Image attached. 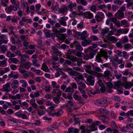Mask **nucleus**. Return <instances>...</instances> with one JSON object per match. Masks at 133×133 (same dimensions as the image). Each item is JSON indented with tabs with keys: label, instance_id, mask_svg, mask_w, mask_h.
Here are the masks:
<instances>
[{
	"label": "nucleus",
	"instance_id": "nucleus-4",
	"mask_svg": "<svg viewBox=\"0 0 133 133\" xmlns=\"http://www.w3.org/2000/svg\"><path fill=\"white\" fill-rule=\"evenodd\" d=\"M58 46L56 45L52 46L51 49L53 53L56 55L62 56V52L60 51L58 49Z\"/></svg>",
	"mask_w": 133,
	"mask_h": 133
},
{
	"label": "nucleus",
	"instance_id": "nucleus-30",
	"mask_svg": "<svg viewBox=\"0 0 133 133\" xmlns=\"http://www.w3.org/2000/svg\"><path fill=\"white\" fill-rule=\"evenodd\" d=\"M107 39L111 41H114L115 42L117 41L116 37L114 36L109 37L107 38Z\"/></svg>",
	"mask_w": 133,
	"mask_h": 133
},
{
	"label": "nucleus",
	"instance_id": "nucleus-12",
	"mask_svg": "<svg viewBox=\"0 0 133 133\" xmlns=\"http://www.w3.org/2000/svg\"><path fill=\"white\" fill-rule=\"evenodd\" d=\"M92 42V41L90 39H86L81 43V45L83 46H85L89 45Z\"/></svg>",
	"mask_w": 133,
	"mask_h": 133
},
{
	"label": "nucleus",
	"instance_id": "nucleus-24",
	"mask_svg": "<svg viewBox=\"0 0 133 133\" xmlns=\"http://www.w3.org/2000/svg\"><path fill=\"white\" fill-rule=\"evenodd\" d=\"M76 4L75 3H70L67 6V8H68L71 10L72 9L73 7L76 6Z\"/></svg>",
	"mask_w": 133,
	"mask_h": 133
},
{
	"label": "nucleus",
	"instance_id": "nucleus-40",
	"mask_svg": "<svg viewBox=\"0 0 133 133\" xmlns=\"http://www.w3.org/2000/svg\"><path fill=\"white\" fill-rule=\"evenodd\" d=\"M127 117H128L130 116H133V110H131L128 111L126 113Z\"/></svg>",
	"mask_w": 133,
	"mask_h": 133
},
{
	"label": "nucleus",
	"instance_id": "nucleus-25",
	"mask_svg": "<svg viewBox=\"0 0 133 133\" xmlns=\"http://www.w3.org/2000/svg\"><path fill=\"white\" fill-rule=\"evenodd\" d=\"M9 0H1V5L4 7H6L7 5L6 3H9Z\"/></svg>",
	"mask_w": 133,
	"mask_h": 133
},
{
	"label": "nucleus",
	"instance_id": "nucleus-9",
	"mask_svg": "<svg viewBox=\"0 0 133 133\" xmlns=\"http://www.w3.org/2000/svg\"><path fill=\"white\" fill-rule=\"evenodd\" d=\"M19 83L18 81L16 79H14L13 82H12L11 85L12 88L13 89H16L19 86Z\"/></svg>",
	"mask_w": 133,
	"mask_h": 133
},
{
	"label": "nucleus",
	"instance_id": "nucleus-33",
	"mask_svg": "<svg viewBox=\"0 0 133 133\" xmlns=\"http://www.w3.org/2000/svg\"><path fill=\"white\" fill-rule=\"evenodd\" d=\"M96 125L95 124H92L91 125V127L90 129V130L92 131H95L97 130V129L95 127Z\"/></svg>",
	"mask_w": 133,
	"mask_h": 133
},
{
	"label": "nucleus",
	"instance_id": "nucleus-60",
	"mask_svg": "<svg viewBox=\"0 0 133 133\" xmlns=\"http://www.w3.org/2000/svg\"><path fill=\"white\" fill-rule=\"evenodd\" d=\"M68 72L71 75L74 76L76 74L75 71L73 70H69Z\"/></svg>",
	"mask_w": 133,
	"mask_h": 133
},
{
	"label": "nucleus",
	"instance_id": "nucleus-7",
	"mask_svg": "<svg viewBox=\"0 0 133 133\" xmlns=\"http://www.w3.org/2000/svg\"><path fill=\"white\" fill-rule=\"evenodd\" d=\"M115 16L117 19H121L124 18V13L122 11L118 10L117 12L115 14Z\"/></svg>",
	"mask_w": 133,
	"mask_h": 133
},
{
	"label": "nucleus",
	"instance_id": "nucleus-56",
	"mask_svg": "<svg viewBox=\"0 0 133 133\" xmlns=\"http://www.w3.org/2000/svg\"><path fill=\"white\" fill-rule=\"evenodd\" d=\"M104 75L105 76L108 77L110 73V72L109 70H106L104 72Z\"/></svg>",
	"mask_w": 133,
	"mask_h": 133
},
{
	"label": "nucleus",
	"instance_id": "nucleus-53",
	"mask_svg": "<svg viewBox=\"0 0 133 133\" xmlns=\"http://www.w3.org/2000/svg\"><path fill=\"white\" fill-rule=\"evenodd\" d=\"M71 86L72 87V88H71V90H73V89H76L77 88V86L76 84L75 83H72L70 84Z\"/></svg>",
	"mask_w": 133,
	"mask_h": 133
},
{
	"label": "nucleus",
	"instance_id": "nucleus-15",
	"mask_svg": "<svg viewBox=\"0 0 133 133\" xmlns=\"http://www.w3.org/2000/svg\"><path fill=\"white\" fill-rule=\"evenodd\" d=\"M31 64L29 62H26L25 63H22V65L23 68H24L28 70L29 69L30 67Z\"/></svg>",
	"mask_w": 133,
	"mask_h": 133
},
{
	"label": "nucleus",
	"instance_id": "nucleus-46",
	"mask_svg": "<svg viewBox=\"0 0 133 133\" xmlns=\"http://www.w3.org/2000/svg\"><path fill=\"white\" fill-rule=\"evenodd\" d=\"M123 1H121L120 0L117 1H114V3L115 4H117L119 5H121L123 3Z\"/></svg>",
	"mask_w": 133,
	"mask_h": 133
},
{
	"label": "nucleus",
	"instance_id": "nucleus-47",
	"mask_svg": "<svg viewBox=\"0 0 133 133\" xmlns=\"http://www.w3.org/2000/svg\"><path fill=\"white\" fill-rule=\"evenodd\" d=\"M34 130L36 133H42V130L39 128H35Z\"/></svg>",
	"mask_w": 133,
	"mask_h": 133
},
{
	"label": "nucleus",
	"instance_id": "nucleus-19",
	"mask_svg": "<svg viewBox=\"0 0 133 133\" xmlns=\"http://www.w3.org/2000/svg\"><path fill=\"white\" fill-rule=\"evenodd\" d=\"M67 9V7L64 5L62 6V8L59 9V13L62 14L64 13L65 11H66Z\"/></svg>",
	"mask_w": 133,
	"mask_h": 133
},
{
	"label": "nucleus",
	"instance_id": "nucleus-6",
	"mask_svg": "<svg viewBox=\"0 0 133 133\" xmlns=\"http://www.w3.org/2000/svg\"><path fill=\"white\" fill-rule=\"evenodd\" d=\"M87 81L89 84L92 86L95 83L94 77L91 75H89L87 77Z\"/></svg>",
	"mask_w": 133,
	"mask_h": 133
},
{
	"label": "nucleus",
	"instance_id": "nucleus-20",
	"mask_svg": "<svg viewBox=\"0 0 133 133\" xmlns=\"http://www.w3.org/2000/svg\"><path fill=\"white\" fill-rule=\"evenodd\" d=\"M124 87L126 89H130L132 87L131 84V82H126L124 84Z\"/></svg>",
	"mask_w": 133,
	"mask_h": 133
},
{
	"label": "nucleus",
	"instance_id": "nucleus-29",
	"mask_svg": "<svg viewBox=\"0 0 133 133\" xmlns=\"http://www.w3.org/2000/svg\"><path fill=\"white\" fill-rule=\"evenodd\" d=\"M114 83L115 86L117 87L118 88H119V87L122 85V83L120 81H118L117 82H114Z\"/></svg>",
	"mask_w": 133,
	"mask_h": 133
},
{
	"label": "nucleus",
	"instance_id": "nucleus-61",
	"mask_svg": "<svg viewBox=\"0 0 133 133\" xmlns=\"http://www.w3.org/2000/svg\"><path fill=\"white\" fill-rule=\"evenodd\" d=\"M34 52V51L31 50H29L26 51L25 53L27 54L31 55L33 54Z\"/></svg>",
	"mask_w": 133,
	"mask_h": 133
},
{
	"label": "nucleus",
	"instance_id": "nucleus-31",
	"mask_svg": "<svg viewBox=\"0 0 133 133\" xmlns=\"http://www.w3.org/2000/svg\"><path fill=\"white\" fill-rule=\"evenodd\" d=\"M23 67H22V66H21V65H20L19 66V68L18 70L20 72L21 74L24 73H25L26 71L23 69Z\"/></svg>",
	"mask_w": 133,
	"mask_h": 133
},
{
	"label": "nucleus",
	"instance_id": "nucleus-22",
	"mask_svg": "<svg viewBox=\"0 0 133 133\" xmlns=\"http://www.w3.org/2000/svg\"><path fill=\"white\" fill-rule=\"evenodd\" d=\"M84 79V78L83 76L81 75H79L75 79L77 83L78 81L81 82Z\"/></svg>",
	"mask_w": 133,
	"mask_h": 133
},
{
	"label": "nucleus",
	"instance_id": "nucleus-21",
	"mask_svg": "<svg viewBox=\"0 0 133 133\" xmlns=\"http://www.w3.org/2000/svg\"><path fill=\"white\" fill-rule=\"evenodd\" d=\"M97 55L98 56H96V61L98 62H100L102 61L101 57H103V56L102 55L100 54H98Z\"/></svg>",
	"mask_w": 133,
	"mask_h": 133
},
{
	"label": "nucleus",
	"instance_id": "nucleus-49",
	"mask_svg": "<svg viewBox=\"0 0 133 133\" xmlns=\"http://www.w3.org/2000/svg\"><path fill=\"white\" fill-rule=\"evenodd\" d=\"M123 43H124L128 42L129 41L128 39V37L126 36H125L122 41Z\"/></svg>",
	"mask_w": 133,
	"mask_h": 133
},
{
	"label": "nucleus",
	"instance_id": "nucleus-57",
	"mask_svg": "<svg viewBox=\"0 0 133 133\" xmlns=\"http://www.w3.org/2000/svg\"><path fill=\"white\" fill-rule=\"evenodd\" d=\"M106 118V117L105 116H101L99 117V118L103 122H105Z\"/></svg>",
	"mask_w": 133,
	"mask_h": 133
},
{
	"label": "nucleus",
	"instance_id": "nucleus-42",
	"mask_svg": "<svg viewBox=\"0 0 133 133\" xmlns=\"http://www.w3.org/2000/svg\"><path fill=\"white\" fill-rule=\"evenodd\" d=\"M22 111L21 110H19L15 113V115L18 117L20 118L22 114Z\"/></svg>",
	"mask_w": 133,
	"mask_h": 133
},
{
	"label": "nucleus",
	"instance_id": "nucleus-5",
	"mask_svg": "<svg viewBox=\"0 0 133 133\" xmlns=\"http://www.w3.org/2000/svg\"><path fill=\"white\" fill-rule=\"evenodd\" d=\"M61 96V93L57 91L56 96L53 97V101L56 104H58L60 102V98Z\"/></svg>",
	"mask_w": 133,
	"mask_h": 133
},
{
	"label": "nucleus",
	"instance_id": "nucleus-16",
	"mask_svg": "<svg viewBox=\"0 0 133 133\" xmlns=\"http://www.w3.org/2000/svg\"><path fill=\"white\" fill-rule=\"evenodd\" d=\"M76 2L78 4H81L84 6H85L87 4V3L86 0H76Z\"/></svg>",
	"mask_w": 133,
	"mask_h": 133
},
{
	"label": "nucleus",
	"instance_id": "nucleus-32",
	"mask_svg": "<svg viewBox=\"0 0 133 133\" xmlns=\"http://www.w3.org/2000/svg\"><path fill=\"white\" fill-rule=\"evenodd\" d=\"M96 53V52L94 50L92 51V52H91L89 55L90 58V59H91L92 58H93L94 55H95Z\"/></svg>",
	"mask_w": 133,
	"mask_h": 133
},
{
	"label": "nucleus",
	"instance_id": "nucleus-10",
	"mask_svg": "<svg viewBox=\"0 0 133 133\" xmlns=\"http://www.w3.org/2000/svg\"><path fill=\"white\" fill-rule=\"evenodd\" d=\"M73 46H75L76 49L78 50L82 51L83 50V48L81 46V44L77 41H75L73 43Z\"/></svg>",
	"mask_w": 133,
	"mask_h": 133
},
{
	"label": "nucleus",
	"instance_id": "nucleus-1",
	"mask_svg": "<svg viewBox=\"0 0 133 133\" xmlns=\"http://www.w3.org/2000/svg\"><path fill=\"white\" fill-rule=\"evenodd\" d=\"M19 7V4H16L15 6L11 5L9 6H7L5 8V10L7 13L9 14L11 13L12 11H17L18 8Z\"/></svg>",
	"mask_w": 133,
	"mask_h": 133
},
{
	"label": "nucleus",
	"instance_id": "nucleus-38",
	"mask_svg": "<svg viewBox=\"0 0 133 133\" xmlns=\"http://www.w3.org/2000/svg\"><path fill=\"white\" fill-rule=\"evenodd\" d=\"M32 63L33 65L37 67H39L40 66L39 64L37 63V61L36 59H34L32 60Z\"/></svg>",
	"mask_w": 133,
	"mask_h": 133
},
{
	"label": "nucleus",
	"instance_id": "nucleus-27",
	"mask_svg": "<svg viewBox=\"0 0 133 133\" xmlns=\"http://www.w3.org/2000/svg\"><path fill=\"white\" fill-rule=\"evenodd\" d=\"M52 31L56 35L57 37L60 36V34L59 31L55 27H53Z\"/></svg>",
	"mask_w": 133,
	"mask_h": 133
},
{
	"label": "nucleus",
	"instance_id": "nucleus-13",
	"mask_svg": "<svg viewBox=\"0 0 133 133\" xmlns=\"http://www.w3.org/2000/svg\"><path fill=\"white\" fill-rule=\"evenodd\" d=\"M84 15L87 18L90 19L93 17V14L89 12H85L84 13Z\"/></svg>",
	"mask_w": 133,
	"mask_h": 133
},
{
	"label": "nucleus",
	"instance_id": "nucleus-37",
	"mask_svg": "<svg viewBox=\"0 0 133 133\" xmlns=\"http://www.w3.org/2000/svg\"><path fill=\"white\" fill-rule=\"evenodd\" d=\"M41 124V122L39 120H36L35 121V123H32V126H33L35 125V126H39Z\"/></svg>",
	"mask_w": 133,
	"mask_h": 133
},
{
	"label": "nucleus",
	"instance_id": "nucleus-8",
	"mask_svg": "<svg viewBox=\"0 0 133 133\" xmlns=\"http://www.w3.org/2000/svg\"><path fill=\"white\" fill-rule=\"evenodd\" d=\"M68 18V17H67L63 16L62 17L60 20L59 21V22L61 25L64 26H66L67 24L65 21H66Z\"/></svg>",
	"mask_w": 133,
	"mask_h": 133
},
{
	"label": "nucleus",
	"instance_id": "nucleus-41",
	"mask_svg": "<svg viewBox=\"0 0 133 133\" xmlns=\"http://www.w3.org/2000/svg\"><path fill=\"white\" fill-rule=\"evenodd\" d=\"M71 88L70 87H68L65 90V92H70L71 93H73L74 91V90H71Z\"/></svg>",
	"mask_w": 133,
	"mask_h": 133
},
{
	"label": "nucleus",
	"instance_id": "nucleus-43",
	"mask_svg": "<svg viewBox=\"0 0 133 133\" xmlns=\"http://www.w3.org/2000/svg\"><path fill=\"white\" fill-rule=\"evenodd\" d=\"M78 9V11L79 12L81 10H83L85 11V10L84 8L81 5H78L77 7Z\"/></svg>",
	"mask_w": 133,
	"mask_h": 133
},
{
	"label": "nucleus",
	"instance_id": "nucleus-48",
	"mask_svg": "<svg viewBox=\"0 0 133 133\" xmlns=\"http://www.w3.org/2000/svg\"><path fill=\"white\" fill-rule=\"evenodd\" d=\"M37 113L39 116H41L44 115L45 112L43 110H38L37 111Z\"/></svg>",
	"mask_w": 133,
	"mask_h": 133
},
{
	"label": "nucleus",
	"instance_id": "nucleus-58",
	"mask_svg": "<svg viewBox=\"0 0 133 133\" xmlns=\"http://www.w3.org/2000/svg\"><path fill=\"white\" fill-rule=\"evenodd\" d=\"M103 74L101 73H100L97 76V79L98 81H102V78L103 76Z\"/></svg>",
	"mask_w": 133,
	"mask_h": 133
},
{
	"label": "nucleus",
	"instance_id": "nucleus-17",
	"mask_svg": "<svg viewBox=\"0 0 133 133\" xmlns=\"http://www.w3.org/2000/svg\"><path fill=\"white\" fill-rule=\"evenodd\" d=\"M66 58L73 62H76L77 60V58L76 57L71 55H67V57Z\"/></svg>",
	"mask_w": 133,
	"mask_h": 133
},
{
	"label": "nucleus",
	"instance_id": "nucleus-64",
	"mask_svg": "<svg viewBox=\"0 0 133 133\" xmlns=\"http://www.w3.org/2000/svg\"><path fill=\"white\" fill-rule=\"evenodd\" d=\"M129 31V29L128 28H125L123 29L122 33L124 34H127Z\"/></svg>",
	"mask_w": 133,
	"mask_h": 133
},
{
	"label": "nucleus",
	"instance_id": "nucleus-45",
	"mask_svg": "<svg viewBox=\"0 0 133 133\" xmlns=\"http://www.w3.org/2000/svg\"><path fill=\"white\" fill-rule=\"evenodd\" d=\"M99 112L101 114L106 113V114H108L109 113V112L107 111L103 108H101L99 109Z\"/></svg>",
	"mask_w": 133,
	"mask_h": 133
},
{
	"label": "nucleus",
	"instance_id": "nucleus-54",
	"mask_svg": "<svg viewBox=\"0 0 133 133\" xmlns=\"http://www.w3.org/2000/svg\"><path fill=\"white\" fill-rule=\"evenodd\" d=\"M111 125L112 128H117V125L116 124L114 121H112L111 122Z\"/></svg>",
	"mask_w": 133,
	"mask_h": 133
},
{
	"label": "nucleus",
	"instance_id": "nucleus-51",
	"mask_svg": "<svg viewBox=\"0 0 133 133\" xmlns=\"http://www.w3.org/2000/svg\"><path fill=\"white\" fill-rule=\"evenodd\" d=\"M54 104L53 103H52V102L50 101L49 100L47 101L46 102L45 104L46 106H51L52 105V104Z\"/></svg>",
	"mask_w": 133,
	"mask_h": 133
},
{
	"label": "nucleus",
	"instance_id": "nucleus-52",
	"mask_svg": "<svg viewBox=\"0 0 133 133\" xmlns=\"http://www.w3.org/2000/svg\"><path fill=\"white\" fill-rule=\"evenodd\" d=\"M50 126L51 127L52 129L53 130H54L57 129L58 128V126L55 124H52Z\"/></svg>",
	"mask_w": 133,
	"mask_h": 133
},
{
	"label": "nucleus",
	"instance_id": "nucleus-3",
	"mask_svg": "<svg viewBox=\"0 0 133 133\" xmlns=\"http://www.w3.org/2000/svg\"><path fill=\"white\" fill-rule=\"evenodd\" d=\"M104 17V14L102 12H98L95 17L96 21L98 22H101L102 19Z\"/></svg>",
	"mask_w": 133,
	"mask_h": 133
},
{
	"label": "nucleus",
	"instance_id": "nucleus-35",
	"mask_svg": "<svg viewBox=\"0 0 133 133\" xmlns=\"http://www.w3.org/2000/svg\"><path fill=\"white\" fill-rule=\"evenodd\" d=\"M109 30V28L106 27L105 29H103L101 30V33L103 34H107Z\"/></svg>",
	"mask_w": 133,
	"mask_h": 133
},
{
	"label": "nucleus",
	"instance_id": "nucleus-18",
	"mask_svg": "<svg viewBox=\"0 0 133 133\" xmlns=\"http://www.w3.org/2000/svg\"><path fill=\"white\" fill-rule=\"evenodd\" d=\"M41 69L45 72H50V70L47 66L46 65L43 64Z\"/></svg>",
	"mask_w": 133,
	"mask_h": 133
},
{
	"label": "nucleus",
	"instance_id": "nucleus-50",
	"mask_svg": "<svg viewBox=\"0 0 133 133\" xmlns=\"http://www.w3.org/2000/svg\"><path fill=\"white\" fill-rule=\"evenodd\" d=\"M117 18L114 17L110 18L109 19V21L111 22H112L114 23H115L117 21Z\"/></svg>",
	"mask_w": 133,
	"mask_h": 133
},
{
	"label": "nucleus",
	"instance_id": "nucleus-44",
	"mask_svg": "<svg viewBox=\"0 0 133 133\" xmlns=\"http://www.w3.org/2000/svg\"><path fill=\"white\" fill-rule=\"evenodd\" d=\"M74 119L75 120V122L74 124V125H76L79 122L80 120L79 118L74 117Z\"/></svg>",
	"mask_w": 133,
	"mask_h": 133
},
{
	"label": "nucleus",
	"instance_id": "nucleus-63",
	"mask_svg": "<svg viewBox=\"0 0 133 133\" xmlns=\"http://www.w3.org/2000/svg\"><path fill=\"white\" fill-rule=\"evenodd\" d=\"M10 67L11 69L13 70H15L17 69L16 66L14 64H12L10 65Z\"/></svg>",
	"mask_w": 133,
	"mask_h": 133
},
{
	"label": "nucleus",
	"instance_id": "nucleus-11",
	"mask_svg": "<svg viewBox=\"0 0 133 133\" xmlns=\"http://www.w3.org/2000/svg\"><path fill=\"white\" fill-rule=\"evenodd\" d=\"M106 85L107 88L108 89V92L109 93H111L113 91L112 90H111V89L113 87L112 83L109 82H107L106 83Z\"/></svg>",
	"mask_w": 133,
	"mask_h": 133
},
{
	"label": "nucleus",
	"instance_id": "nucleus-14",
	"mask_svg": "<svg viewBox=\"0 0 133 133\" xmlns=\"http://www.w3.org/2000/svg\"><path fill=\"white\" fill-rule=\"evenodd\" d=\"M51 9L54 11L56 14H59V6L58 5H56L54 7H51Z\"/></svg>",
	"mask_w": 133,
	"mask_h": 133
},
{
	"label": "nucleus",
	"instance_id": "nucleus-34",
	"mask_svg": "<svg viewBox=\"0 0 133 133\" xmlns=\"http://www.w3.org/2000/svg\"><path fill=\"white\" fill-rule=\"evenodd\" d=\"M31 70H33V72H35L36 74L38 75H39V74L41 72V71L40 70H36L35 68L33 67H31Z\"/></svg>",
	"mask_w": 133,
	"mask_h": 133
},
{
	"label": "nucleus",
	"instance_id": "nucleus-28",
	"mask_svg": "<svg viewBox=\"0 0 133 133\" xmlns=\"http://www.w3.org/2000/svg\"><path fill=\"white\" fill-rule=\"evenodd\" d=\"M22 21L27 23H29L32 22V20L31 19H26L25 17H23L22 19Z\"/></svg>",
	"mask_w": 133,
	"mask_h": 133
},
{
	"label": "nucleus",
	"instance_id": "nucleus-55",
	"mask_svg": "<svg viewBox=\"0 0 133 133\" xmlns=\"http://www.w3.org/2000/svg\"><path fill=\"white\" fill-rule=\"evenodd\" d=\"M93 70H94L95 71L98 72H101L102 70L99 67H94L93 68Z\"/></svg>",
	"mask_w": 133,
	"mask_h": 133
},
{
	"label": "nucleus",
	"instance_id": "nucleus-36",
	"mask_svg": "<svg viewBox=\"0 0 133 133\" xmlns=\"http://www.w3.org/2000/svg\"><path fill=\"white\" fill-rule=\"evenodd\" d=\"M73 97L75 100H77L78 101L81 100V96H79L75 94H74L73 95Z\"/></svg>",
	"mask_w": 133,
	"mask_h": 133
},
{
	"label": "nucleus",
	"instance_id": "nucleus-26",
	"mask_svg": "<svg viewBox=\"0 0 133 133\" xmlns=\"http://www.w3.org/2000/svg\"><path fill=\"white\" fill-rule=\"evenodd\" d=\"M20 82L21 83L23 84L22 86L23 88H26L27 85V83L26 81L22 79L20 81Z\"/></svg>",
	"mask_w": 133,
	"mask_h": 133
},
{
	"label": "nucleus",
	"instance_id": "nucleus-62",
	"mask_svg": "<svg viewBox=\"0 0 133 133\" xmlns=\"http://www.w3.org/2000/svg\"><path fill=\"white\" fill-rule=\"evenodd\" d=\"M20 118H21L22 119H26L27 118V116L25 114L22 113Z\"/></svg>",
	"mask_w": 133,
	"mask_h": 133
},
{
	"label": "nucleus",
	"instance_id": "nucleus-39",
	"mask_svg": "<svg viewBox=\"0 0 133 133\" xmlns=\"http://www.w3.org/2000/svg\"><path fill=\"white\" fill-rule=\"evenodd\" d=\"M112 99L113 100L115 101L119 102L121 101L120 97L117 96H113L112 97Z\"/></svg>",
	"mask_w": 133,
	"mask_h": 133
},
{
	"label": "nucleus",
	"instance_id": "nucleus-59",
	"mask_svg": "<svg viewBox=\"0 0 133 133\" xmlns=\"http://www.w3.org/2000/svg\"><path fill=\"white\" fill-rule=\"evenodd\" d=\"M74 128L73 127H70L68 128L67 133H72Z\"/></svg>",
	"mask_w": 133,
	"mask_h": 133
},
{
	"label": "nucleus",
	"instance_id": "nucleus-23",
	"mask_svg": "<svg viewBox=\"0 0 133 133\" xmlns=\"http://www.w3.org/2000/svg\"><path fill=\"white\" fill-rule=\"evenodd\" d=\"M77 84L79 85L81 88L85 89L86 87V85L85 83L82 81L81 82L78 81L77 83Z\"/></svg>",
	"mask_w": 133,
	"mask_h": 133
},
{
	"label": "nucleus",
	"instance_id": "nucleus-2",
	"mask_svg": "<svg viewBox=\"0 0 133 133\" xmlns=\"http://www.w3.org/2000/svg\"><path fill=\"white\" fill-rule=\"evenodd\" d=\"M109 101L106 98H102L95 101L94 103L97 105H101L105 104H108Z\"/></svg>",
	"mask_w": 133,
	"mask_h": 133
}]
</instances>
